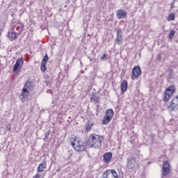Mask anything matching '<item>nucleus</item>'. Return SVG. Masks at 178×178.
<instances>
[{
    "instance_id": "22",
    "label": "nucleus",
    "mask_w": 178,
    "mask_h": 178,
    "mask_svg": "<svg viewBox=\"0 0 178 178\" xmlns=\"http://www.w3.org/2000/svg\"><path fill=\"white\" fill-rule=\"evenodd\" d=\"M106 116H108L110 118H113V110L112 109H107L106 112Z\"/></svg>"
},
{
    "instance_id": "15",
    "label": "nucleus",
    "mask_w": 178,
    "mask_h": 178,
    "mask_svg": "<svg viewBox=\"0 0 178 178\" xmlns=\"http://www.w3.org/2000/svg\"><path fill=\"white\" fill-rule=\"evenodd\" d=\"M47 169V160H44L42 163H41L38 167V172H44Z\"/></svg>"
},
{
    "instance_id": "25",
    "label": "nucleus",
    "mask_w": 178,
    "mask_h": 178,
    "mask_svg": "<svg viewBox=\"0 0 178 178\" xmlns=\"http://www.w3.org/2000/svg\"><path fill=\"white\" fill-rule=\"evenodd\" d=\"M49 58L48 57V55L46 54L43 58H42V63H47V62H48Z\"/></svg>"
},
{
    "instance_id": "13",
    "label": "nucleus",
    "mask_w": 178,
    "mask_h": 178,
    "mask_svg": "<svg viewBox=\"0 0 178 178\" xmlns=\"http://www.w3.org/2000/svg\"><path fill=\"white\" fill-rule=\"evenodd\" d=\"M112 154L111 152H106L103 156V161L104 163H111V161H112Z\"/></svg>"
},
{
    "instance_id": "4",
    "label": "nucleus",
    "mask_w": 178,
    "mask_h": 178,
    "mask_svg": "<svg viewBox=\"0 0 178 178\" xmlns=\"http://www.w3.org/2000/svg\"><path fill=\"white\" fill-rule=\"evenodd\" d=\"M136 165H137V161H136V158L130 157L127 159V170L131 173V172H134L136 170Z\"/></svg>"
},
{
    "instance_id": "5",
    "label": "nucleus",
    "mask_w": 178,
    "mask_h": 178,
    "mask_svg": "<svg viewBox=\"0 0 178 178\" xmlns=\"http://www.w3.org/2000/svg\"><path fill=\"white\" fill-rule=\"evenodd\" d=\"M16 29V23L13 22L11 24V29L8 31L7 37L10 41H15L17 40V33L15 31V29Z\"/></svg>"
},
{
    "instance_id": "28",
    "label": "nucleus",
    "mask_w": 178,
    "mask_h": 178,
    "mask_svg": "<svg viewBox=\"0 0 178 178\" xmlns=\"http://www.w3.org/2000/svg\"><path fill=\"white\" fill-rule=\"evenodd\" d=\"M33 178H41L40 172H38V173Z\"/></svg>"
},
{
    "instance_id": "17",
    "label": "nucleus",
    "mask_w": 178,
    "mask_h": 178,
    "mask_svg": "<svg viewBox=\"0 0 178 178\" xmlns=\"http://www.w3.org/2000/svg\"><path fill=\"white\" fill-rule=\"evenodd\" d=\"M24 88H26V90H33V88H34V83L28 81L25 83Z\"/></svg>"
},
{
    "instance_id": "2",
    "label": "nucleus",
    "mask_w": 178,
    "mask_h": 178,
    "mask_svg": "<svg viewBox=\"0 0 178 178\" xmlns=\"http://www.w3.org/2000/svg\"><path fill=\"white\" fill-rule=\"evenodd\" d=\"M70 141L71 145L75 151H77V152H84V151H86V143L80 138L75 136L74 138H71Z\"/></svg>"
},
{
    "instance_id": "31",
    "label": "nucleus",
    "mask_w": 178,
    "mask_h": 178,
    "mask_svg": "<svg viewBox=\"0 0 178 178\" xmlns=\"http://www.w3.org/2000/svg\"><path fill=\"white\" fill-rule=\"evenodd\" d=\"M131 79H132V80H134V78L133 76H131Z\"/></svg>"
},
{
    "instance_id": "27",
    "label": "nucleus",
    "mask_w": 178,
    "mask_h": 178,
    "mask_svg": "<svg viewBox=\"0 0 178 178\" xmlns=\"http://www.w3.org/2000/svg\"><path fill=\"white\" fill-rule=\"evenodd\" d=\"M102 60H106V54H103V56H101Z\"/></svg>"
},
{
    "instance_id": "11",
    "label": "nucleus",
    "mask_w": 178,
    "mask_h": 178,
    "mask_svg": "<svg viewBox=\"0 0 178 178\" xmlns=\"http://www.w3.org/2000/svg\"><path fill=\"white\" fill-rule=\"evenodd\" d=\"M132 76L136 79H138L141 76V68L138 66H136L132 70Z\"/></svg>"
},
{
    "instance_id": "29",
    "label": "nucleus",
    "mask_w": 178,
    "mask_h": 178,
    "mask_svg": "<svg viewBox=\"0 0 178 178\" xmlns=\"http://www.w3.org/2000/svg\"><path fill=\"white\" fill-rule=\"evenodd\" d=\"M175 1L176 0H174L171 3V9H173V8H175Z\"/></svg>"
},
{
    "instance_id": "24",
    "label": "nucleus",
    "mask_w": 178,
    "mask_h": 178,
    "mask_svg": "<svg viewBox=\"0 0 178 178\" xmlns=\"http://www.w3.org/2000/svg\"><path fill=\"white\" fill-rule=\"evenodd\" d=\"M168 22H170V20H175V13H170L168 17Z\"/></svg>"
},
{
    "instance_id": "19",
    "label": "nucleus",
    "mask_w": 178,
    "mask_h": 178,
    "mask_svg": "<svg viewBox=\"0 0 178 178\" xmlns=\"http://www.w3.org/2000/svg\"><path fill=\"white\" fill-rule=\"evenodd\" d=\"M111 120H112V118L106 115L102 120V124H108V123H109V122H111Z\"/></svg>"
},
{
    "instance_id": "32",
    "label": "nucleus",
    "mask_w": 178,
    "mask_h": 178,
    "mask_svg": "<svg viewBox=\"0 0 178 178\" xmlns=\"http://www.w3.org/2000/svg\"><path fill=\"white\" fill-rule=\"evenodd\" d=\"M149 163H151V162H149L148 164L149 165Z\"/></svg>"
},
{
    "instance_id": "23",
    "label": "nucleus",
    "mask_w": 178,
    "mask_h": 178,
    "mask_svg": "<svg viewBox=\"0 0 178 178\" xmlns=\"http://www.w3.org/2000/svg\"><path fill=\"white\" fill-rule=\"evenodd\" d=\"M40 69H41L42 72H45L47 70V63H42Z\"/></svg>"
},
{
    "instance_id": "10",
    "label": "nucleus",
    "mask_w": 178,
    "mask_h": 178,
    "mask_svg": "<svg viewBox=\"0 0 178 178\" xmlns=\"http://www.w3.org/2000/svg\"><path fill=\"white\" fill-rule=\"evenodd\" d=\"M116 17L120 20L121 19H126L127 17V12L123 9H119L116 12Z\"/></svg>"
},
{
    "instance_id": "9",
    "label": "nucleus",
    "mask_w": 178,
    "mask_h": 178,
    "mask_svg": "<svg viewBox=\"0 0 178 178\" xmlns=\"http://www.w3.org/2000/svg\"><path fill=\"white\" fill-rule=\"evenodd\" d=\"M23 63H24L23 58H18L13 67V72L15 73L17 72V70L22 69V66H23Z\"/></svg>"
},
{
    "instance_id": "21",
    "label": "nucleus",
    "mask_w": 178,
    "mask_h": 178,
    "mask_svg": "<svg viewBox=\"0 0 178 178\" xmlns=\"http://www.w3.org/2000/svg\"><path fill=\"white\" fill-rule=\"evenodd\" d=\"M99 101V98H98L95 95H90V102H98Z\"/></svg>"
},
{
    "instance_id": "3",
    "label": "nucleus",
    "mask_w": 178,
    "mask_h": 178,
    "mask_svg": "<svg viewBox=\"0 0 178 178\" xmlns=\"http://www.w3.org/2000/svg\"><path fill=\"white\" fill-rule=\"evenodd\" d=\"M176 88L173 86H168L166 90L164 92L163 94V101L164 102H168L170 98H172V96L173 95V93L175 92Z\"/></svg>"
},
{
    "instance_id": "8",
    "label": "nucleus",
    "mask_w": 178,
    "mask_h": 178,
    "mask_svg": "<svg viewBox=\"0 0 178 178\" xmlns=\"http://www.w3.org/2000/svg\"><path fill=\"white\" fill-rule=\"evenodd\" d=\"M178 109V95H177L171 102L170 105L168 106V110L172 111H176Z\"/></svg>"
},
{
    "instance_id": "18",
    "label": "nucleus",
    "mask_w": 178,
    "mask_h": 178,
    "mask_svg": "<svg viewBox=\"0 0 178 178\" xmlns=\"http://www.w3.org/2000/svg\"><path fill=\"white\" fill-rule=\"evenodd\" d=\"M29 94H30L29 90L26 89V88H24L21 92V96L22 97V98H26L27 97H29Z\"/></svg>"
},
{
    "instance_id": "7",
    "label": "nucleus",
    "mask_w": 178,
    "mask_h": 178,
    "mask_svg": "<svg viewBox=\"0 0 178 178\" xmlns=\"http://www.w3.org/2000/svg\"><path fill=\"white\" fill-rule=\"evenodd\" d=\"M169 172H170V164H169V161H165L163 163L162 175L168 176V175H169Z\"/></svg>"
},
{
    "instance_id": "1",
    "label": "nucleus",
    "mask_w": 178,
    "mask_h": 178,
    "mask_svg": "<svg viewBox=\"0 0 178 178\" xmlns=\"http://www.w3.org/2000/svg\"><path fill=\"white\" fill-rule=\"evenodd\" d=\"M104 140V136L96 134H91L88 139V145L90 148H101Z\"/></svg>"
},
{
    "instance_id": "26",
    "label": "nucleus",
    "mask_w": 178,
    "mask_h": 178,
    "mask_svg": "<svg viewBox=\"0 0 178 178\" xmlns=\"http://www.w3.org/2000/svg\"><path fill=\"white\" fill-rule=\"evenodd\" d=\"M175 34H176V32L173 30L170 32V35H169L170 40H172V38L175 37Z\"/></svg>"
},
{
    "instance_id": "16",
    "label": "nucleus",
    "mask_w": 178,
    "mask_h": 178,
    "mask_svg": "<svg viewBox=\"0 0 178 178\" xmlns=\"http://www.w3.org/2000/svg\"><path fill=\"white\" fill-rule=\"evenodd\" d=\"M120 88L122 92H126V91H127V81L124 80L122 81Z\"/></svg>"
},
{
    "instance_id": "6",
    "label": "nucleus",
    "mask_w": 178,
    "mask_h": 178,
    "mask_svg": "<svg viewBox=\"0 0 178 178\" xmlns=\"http://www.w3.org/2000/svg\"><path fill=\"white\" fill-rule=\"evenodd\" d=\"M102 178H119V175L115 169H111L106 170L102 175Z\"/></svg>"
},
{
    "instance_id": "30",
    "label": "nucleus",
    "mask_w": 178,
    "mask_h": 178,
    "mask_svg": "<svg viewBox=\"0 0 178 178\" xmlns=\"http://www.w3.org/2000/svg\"><path fill=\"white\" fill-rule=\"evenodd\" d=\"M1 33H2V31L0 29V37H1Z\"/></svg>"
},
{
    "instance_id": "20",
    "label": "nucleus",
    "mask_w": 178,
    "mask_h": 178,
    "mask_svg": "<svg viewBox=\"0 0 178 178\" xmlns=\"http://www.w3.org/2000/svg\"><path fill=\"white\" fill-rule=\"evenodd\" d=\"M93 124H94L91 122V121H88L86 125V130H87V131H89V130H91V129H92Z\"/></svg>"
},
{
    "instance_id": "14",
    "label": "nucleus",
    "mask_w": 178,
    "mask_h": 178,
    "mask_svg": "<svg viewBox=\"0 0 178 178\" xmlns=\"http://www.w3.org/2000/svg\"><path fill=\"white\" fill-rule=\"evenodd\" d=\"M16 26H17V35H19V34H22V33H23V31L24 30V24L22 22H18L17 24H16Z\"/></svg>"
},
{
    "instance_id": "12",
    "label": "nucleus",
    "mask_w": 178,
    "mask_h": 178,
    "mask_svg": "<svg viewBox=\"0 0 178 178\" xmlns=\"http://www.w3.org/2000/svg\"><path fill=\"white\" fill-rule=\"evenodd\" d=\"M116 33L117 36L115 38V41L118 45H122V42H123V38L122 37V29H118Z\"/></svg>"
}]
</instances>
